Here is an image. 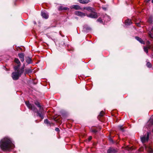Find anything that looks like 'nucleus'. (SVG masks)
<instances>
[{
  "instance_id": "nucleus-1",
  "label": "nucleus",
  "mask_w": 153,
  "mask_h": 153,
  "mask_svg": "<svg viewBox=\"0 0 153 153\" xmlns=\"http://www.w3.org/2000/svg\"><path fill=\"white\" fill-rule=\"evenodd\" d=\"M15 147L11 139L8 137H5L0 141V148L4 151H10Z\"/></svg>"
},
{
  "instance_id": "nucleus-2",
  "label": "nucleus",
  "mask_w": 153,
  "mask_h": 153,
  "mask_svg": "<svg viewBox=\"0 0 153 153\" xmlns=\"http://www.w3.org/2000/svg\"><path fill=\"white\" fill-rule=\"evenodd\" d=\"M25 103L27 107L29 109L32 110L33 111L36 112H37L38 115L42 119H43L44 118L42 113L44 112V110L43 111L41 112V111H40V110L39 111H37L36 108L35 107L34 105L33 104H31L28 101H26Z\"/></svg>"
},
{
  "instance_id": "nucleus-3",
  "label": "nucleus",
  "mask_w": 153,
  "mask_h": 153,
  "mask_svg": "<svg viewBox=\"0 0 153 153\" xmlns=\"http://www.w3.org/2000/svg\"><path fill=\"white\" fill-rule=\"evenodd\" d=\"M15 71V72L12 73V77L13 80H16L21 76L23 73L21 72V71L19 70V69Z\"/></svg>"
},
{
  "instance_id": "nucleus-4",
  "label": "nucleus",
  "mask_w": 153,
  "mask_h": 153,
  "mask_svg": "<svg viewBox=\"0 0 153 153\" xmlns=\"http://www.w3.org/2000/svg\"><path fill=\"white\" fill-rule=\"evenodd\" d=\"M15 62L18 65L14 67V68L15 71L17 70L18 69L20 65V62L19 59L17 58H15L14 60Z\"/></svg>"
},
{
  "instance_id": "nucleus-5",
  "label": "nucleus",
  "mask_w": 153,
  "mask_h": 153,
  "mask_svg": "<svg viewBox=\"0 0 153 153\" xmlns=\"http://www.w3.org/2000/svg\"><path fill=\"white\" fill-rule=\"evenodd\" d=\"M141 139L143 143H145L146 141H148L149 139V133L147 132L146 136H144L141 137Z\"/></svg>"
},
{
  "instance_id": "nucleus-6",
  "label": "nucleus",
  "mask_w": 153,
  "mask_h": 153,
  "mask_svg": "<svg viewBox=\"0 0 153 153\" xmlns=\"http://www.w3.org/2000/svg\"><path fill=\"white\" fill-rule=\"evenodd\" d=\"M117 152V149L113 148H110L107 151L108 153H116Z\"/></svg>"
},
{
  "instance_id": "nucleus-7",
  "label": "nucleus",
  "mask_w": 153,
  "mask_h": 153,
  "mask_svg": "<svg viewBox=\"0 0 153 153\" xmlns=\"http://www.w3.org/2000/svg\"><path fill=\"white\" fill-rule=\"evenodd\" d=\"M87 16L88 17H90L91 18H96L97 17V16L96 13H91L89 15H88Z\"/></svg>"
},
{
  "instance_id": "nucleus-8",
  "label": "nucleus",
  "mask_w": 153,
  "mask_h": 153,
  "mask_svg": "<svg viewBox=\"0 0 153 153\" xmlns=\"http://www.w3.org/2000/svg\"><path fill=\"white\" fill-rule=\"evenodd\" d=\"M75 14L78 16H80L82 17L84 16H85V14L79 11H77L75 12Z\"/></svg>"
},
{
  "instance_id": "nucleus-9",
  "label": "nucleus",
  "mask_w": 153,
  "mask_h": 153,
  "mask_svg": "<svg viewBox=\"0 0 153 153\" xmlns=\"http://www.w3.org/2000/svg\"><path fill=\"white\" fill-rule=\"evenodd\" d=\"M35 104L39 108L40 111H41L42 112L43 111V108L41 106L39 103L38 102H35Z\"/></svg>"
},
{
  "instance_id": "nucleus-10",
  "label": "nucleus",
  "mask_w": 153,
  "mask_h": 153,
  "mask_svg": "<svg viewBox=\"0 0 153 153\" xmlns=\"http://www.w3.org/2000/svg\"><path fill=\"white\" fill-rule=\"evenodd\" d=\"M41 15L43 18L45 19H47L48 17V15L46 12H41Z\"/></svg>"
},
{
  "instance_id": "nucleus-11",
  "label": "nucleus",
  "mask_w": 153,
  "mask_h": 153,
  "mask_svg": "<svg viewBox=\"0 0 153 153\" xmlns=\"http://www.w3.org/2000/svg\"><path fill=\"white\" fill-rule=\"evenodd\" d=\"M145 148L147 151L149 153H153V150L149 146L148 147H147L146 146H145Z\"/></svg>"
},
{
  "instance_id": "nucleus-12",
  "label": "nucleus",
  "mask_w": 153,
  "mask_h": 153,
  "mask_svg": "<svg viewBox=\"0 0 153 153\" xmlns=\"http://www.w3.org/2000/svg\"><path fill=\"white\" fill-rule=\"evenodd\" d=\"M70 8L71 9H74L75 10H79L81 9V8L79 6L77 5H74L71 6Z\"/></svg>"
},
{
  "instance_id": "nucleus-13",
  "label": "nucleus",
  "mask_w": 153,
  "mask_h": 153,
  "mask_svg": "<svg viewBox=\"0 0 153 153\" xmlns=\"http://www.w3.org/2000/svg\"><path fill=\"white\" fill-rule=\"evenodd\" d=\"M18 56L19 57L21 61L22 62H23L24 60V55L23 53H19Z\"/></svg>"
},
{
  "instance_id": "nucleus-14",
  "label": "nucleus",
  "mask_w": 153,
  "mask_h": 153,
  "mask_svg": "<svg viewBox=\"0 0 153 153\" xmlns=\"http://www.w3.org/2000/svg\"><path fill=\"white\" fill-rule=\"evenodd\" d=\"M136 39L139 42H140V43L142 44H144L145 42L144 41H143L142 39L139 37L136 36L135 37Z\"/></svg>"
},
{
  "instance_id": "nucleus-15",
  "label": "nucleus",
  "mask_w": 153,
  "mask_h": 153,
  "mask_svg": "<svg viewBox=\"0 0 153 153\" xmlns=\"http://www.w3.org/2000/svg\"><path fill=\"white\" fill-rule=\"evenodd\" d=\"M125 23L126 25H129L132 23L131 20L130 19H128L126 20L125 21Z\"/></svg>"
},
{
  "instance_id": "nucleus-16",
  "label": "nucleus",
  "mask_w": 153,
  "mask_h": 153,
  "mask_svg": "<svg viewBox=\"0 0 153 153\" xmlns=\"http://www.w3.org/2000/svg\"><path fill=\"white\" fill-rule=\"evenodd\" d=\"M89 1V0H79V2L83 4L88 3Z\"/></svg>"
},
{
  "instance_id": "nucleus-17",
  "label": "nucleus",
  "mask_w": 153,
  "mask_h": 153,
  "mask_svg": "<svg viewBox=\"0 0 153 153\" xmlns=\"http://www.w3.org/2000/svg\"><path fill=\"white\" fill-rule=\"evenodd\" d=\"M32 72V71L30 69H26L25 70V74H29V73H31Z\"/></svg>"
},
{
  "instance_id": "nucleus-18",
  "label": "nucleus",
  "mask_w": 153,
  "mask_h": 153,
  "mask_svg": "<svg viewBox=\"0 0 153 153\" xmlns=\"http://www.w3.org/2000/svg\"><path fill=\"white\" fill-rule=\"evenodd\" d=\"M26 62L28 64H29L31 63V59L29 57H27V58H26Z\"/></svg>"
},
{
  "instance_id": "nucleus-19",
  "label": "nucleus",
  "mask_w": 153,
  "mask_h": 153,
  "mask_svg": "<svg viewBox=\"0 0 153 153\" xmlns=\"http://www.w3.org/2000/svg\"><path fill=\"white\" fill-rule=\"evenodd\" d=\"M118 129L121 130L122 132H123L124 131V130L123 127V126H118Z\"/></svg>"
},
{
  "instance_id": "nucleus-20",
  "label": "nucleus",
  "mask_w": 153,
  "mask_h": 153,
  "mask_svg": "<svg viewBox=\"0 0 153 153\" xmlns=\"http://www.w3.org/2000/svg\"><path fill=\"white\" fill-rule=\"evenodd\" d=\"M44 123L45 124H47L48 125V126L51 125V124H50V123L49 122V121L47 119L45 120Z\"/></svg>"
},
{
  "instance_id": "nucleus-21",
  "label": "nucleus",
  "mask_w": 153,
  "mask_h": 153,
  "mask_svg": "<svg viewBox=\"0 0 153 153\" xmlns=\"http://www.w3.org/2000/svg\"><path fill=\"white\" fill-rule=\"evenodd\" d=\"M25 64H24L22 66L21 68L20 69H19V70L21 71V73H23L24 71V69L25 68Z\"/></svg>"
},
{
  "instance_id": "nucleus-22",
  "label": "nucleus",
  "mask_w": 153,
  "mask_h": 153,
  "mask_svg": "<svg viewBox=\"0 0 153 153\" xmlns=\"http://www.w3.org/2000/svg\"><path fill=\"white\" fill-rule=\"evenodd\" d=\"M152 16L150 17L149 18L148 20V22L150 23H152Z\"/></svg>"
},
{
  "instance_id": "nucleus-23",
  "label": "nucleus",
  "mask_w": 153,
  "mask_h": 153,
  "mask_svg": "<svg viewBox=\"0 0 153 153\" xmlns=\"http://www.w3.org/2000/svg\"><path fill=\"white\" fill-rule=\"evenodd\" d=\"M105 20L106 19H107L108 21H110V18L107 15H106L104 17Z\"/></svg>"
},
{
  "instance_id": "nucleus-24",
  "label": "nucleus",
  "mask_w": 153,
  "mask_h": 153,
  "mask_svg": "<svg viewBox=\"0 0 153 153\" xmlns=\"http://www.w3.org/2000/svg\"><path fill=\"white\" fill-rule=\"evenodd\" d=\"M147 66L149 68H151L152 66V65L150 62H148L146 64Z\"/></svg>"
},
{
  "instance_id": "nucleus-25",
  "label": "nucleus",
  "mask_w": 153,
  "mask_h": 153,
  "mask_svg": "<svg viewBox=\"0 0 153 153\" xmlns=\"http://www.w3.org/2000/svg\"><path fill=\"white\" fill-rule=\"evenodd\" d=\"M85 9L88 10H92L93 8L91 7H88L86 8Z\"/></svg>"
},
{
  "instance_id": "nucleus-26",
  "label": "nucleus",
  "mask_w": 153,
  "mask_h": 153,
  "mask_svg": "<svg viewBox=\"0 0 153 153\" xmlns=\"http://www.w3.org/2000/svg\"><path fill=\"white\" fill-rule=\"evenodd\" d=\"M104 112L103 111H102L100 112L99 116L102 117L104 115Z\"/></svg>"
},
{
  "instance_id": "nucleus-27",
  "label": "nucleus",
  "mask_w": 153,
  "mask_h": 153,
  "mask_svg": "<svg viewBox=\"0 0 153 153\" xmlns=\"http://www.w3.org/2000/svg\"><path fill=\"white\" fill-rule=\"evenodd\" d=\"M148 48L146 47H144V51H145L147 53H148Z\"/></svg>"
},
{
  "instance_id": "nucleus-28",
  "label": "nucleus",
  "mask_w": 153,
  "mask_h": 153,
  "mask_svg": "<svg viewBox=\"0 0 153 153\" xmlns=\"http://www.w3.org/2000/svg\"><path fill=\"white\" fill-rule=\"evenodd\" d=\"M63 6H60L58 8V10H63V8H64Z\"/></svg>"
},
{
  "instance_id": "nucleus-29",
  "label": "nucleus",
  "mask_w": 153,
  "mask_h": 153,
  "mask_svg": "<svg viewBox=\"0 0 153 153\" xmlns=\"http://www.w3.org/2000/svg\"><path fill=\"white\" fill-rule=\"evenodd\" d=\"M69 8L67 7H64L63 8V10H69Z\"/></svg>"
},
{
  "instance_id": "nucleus-30",
  "label": "nucleus",
  "mask_w": 153,
  "mask_h": 153,
  "mask_svg": "<svg viewBox=\"0 0 153 153\" xmlns=\"http://www.w3.org/2000/svg\"><path fill=\"white\" fill-rule=\"evenodd\" d=\"M98 22H102V20L100 18H99L97 20Z\"/></svg>"
},
{
  "instance_id": "nucleus-31",
  "label": "nucleus",
  "mask_w": 153,
  "mask_h": 153,
  "mask_svg": "<svg viewBox=\"0 0 153 153\" xmlns=\"http://www.w3.org/2000/svg\"><path fill=\"white\" fill-rule=\"evenodd\" d=\"M149 36L151 38H153V36H152V33H149Z\"/></svg>"
},
{
  "instance_id": "nucleus-32",
  "label": "nucleus",
  "mask_w": 153,
  "mask_h": 153,
  "mask_svg": "<svg viewBox=\"0 0 153 153\" xmlns=\"http://www.w3.org/2000/svg\"><path fill=\"white\" fill-rule=\"evenodd\" d=\"M92 132L94 133H96V132H97V131L96 130H92Z\"/></svg>"
},
{
  "instance_id": "nucleus-33",
  "label": "nucleus",
  "mask_w": 153,
  "mask_h": 153,
  "mask_svg": "<svg viewBox=\"0 0 153 153\" xmlns=\"http://www.w3.org/2000/svg\"><path fill=\"white\" fill-rule=\"evenodd\" d=\"M55 130L56 131H59V129L58 128H56L55 129Z\"/></svg>"
},
{
  "instance_id": "nucleus-34",
  "label": "nucleus",
  "mask_w": 153,
  "mask_h": 153,
  "mask_svg": "<svg viewBox=\"0 0 153 153\" xmlns=\"http://www.w3.org/2000/svg\"><path fill=\"white\" fill-rule=\"evenodd\" d=\"M92 138V137L91 136H90L88 138V139L89 141H90Z\"/></svg>"
},
{
  "instance_id": "nucleus-35",
  "label": "nucleus",
  "mask_w": 153,
  "mask_h": 153,
  "mask_svg": "<svg viewBox=\"0 0 153 153\" xmlns=\"http://www.w3.org/2000/svg\"><path fill=\"white\" fill-rule=\"evenodd\" d=\"M143 148H141L140 149V151H143Z\"/></svg>"
},
{
  "instance_id": "nucleus-36",
  "label": "nucleus",
  "mask_w": 153,
  "mask_h": 153,
  "mask_svg": "<svg viewBox=\"0 0 153 153\" xmlns=\"http://www.w3.org/2000/svg\"><path fill=\"white\" fill-rule=\"evenodd\" d=\"M87 30H91V28H90V27H89V28H88L87 29Z\"/></svg>"
},
{
  "instance_id": "nucleus-37",
  "label": "nucleus",
  "mask_w": 153,
  "mask_h": 153,
  "mask_svg": "<svg viewBox=\"0 0 153 153\" xmlns=\"http://www.w3.org/2000/svg\"><path fill=\"white\" fill-rule=\"evenodd\" d=\"M111 141L113 142L112 140L111 139H110V140Z\"/></svg>"
},
{
  "instance_id": "nucleus-38",
  "label": "nucleus",
  "mask_w": 153,
  "mask_h": 153,
  "mask_svg": "<svg viewBox=\"0 0 153 153\" xmlns=\"http://www.w3.org/2000/svg\"><path fill=\"white\" fill-rule=\"evenodd\" d=\"M151 120H149V122H151Z\"/></svg>"
},
{
  "instance_id": "nucleus-39",
  "label": "nucleus",
  "mask_w": 153,
  "mask_h": 153,
  "mask_svg": "<svg viewBox=\"0 0 153 153\" xmlns=\"http://www.w3.org/2000/svg\"><path fill=\"white\" fill-rule=\"evenodd\" d=\"M152 2L153 3V0H152Z\"/></svg>"
},
{
  "instance_id": "nucleus-40",
  "label": "nucleus",
  "mask_w": 153,
  "mask_h": 153,
  "mask_svg": "<svg viewBox=\"0 0 153 153\" xmlns=\"http://www.w3.org/2000/svg\"><path fill=\"white\" fill-rule=\"evenodd\" d=\"M137 25L139 26V23H137Z\"/></svg>"
},
{
  "instance_id": "nucleus-41",
  "label": "nucleus",
  "mask_w": 153,
  "mask_h": 153,
  "mask_svg": "<svg viewBox=\"0 0 153 153\" xmlns=\"http://www.w3.org/2000/svg\"><path fill=\"white\" fill-rule=\"evenodd\" d=\"M34 24H36V23L35 22H34Z\"/></svg>"
},
{
  "instance_id": "nucleus-42",
  "label": "nucleus",
  "mask_w": 153,
  "mask_h": 153,
  "mask_svg": "<svg viewBox=\"0 0 153 153\" xmlns=\"http://www.w3.org/2000/svg\"><path fill=\"white\" fill-rule=\"evenodd\" d=\"M152 131H153V130H152Z\"/></svg>"
}]
</instances>
